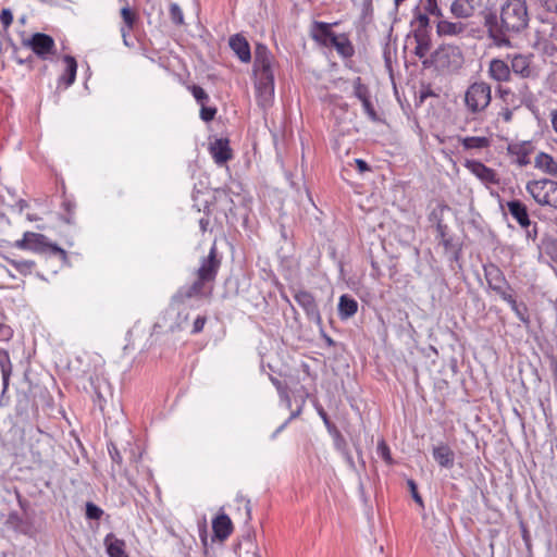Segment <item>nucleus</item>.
<instances>
[{
	"mask_svg": "<svg viewBox=\"0 0 557 557\" xmlns=\"http://www.w3.org/2000/svg\"><path fill=\"white\" fill-rule=\"evenodd\" d=\"M529 13L525 0H506L500 14L490 12L484 16L488 38L498 48L511 47L510 37L527 28Z\"/></svg>",
	"mask_w": 557,
	"mask_h": 557,
	"instance_id": "nucleus-1",
	"label": "nucleus"
},
{
	"mask_svg": "<svg viewBox=\"0 0 557 557\" xmlns=\"http://www.w3.org/2000/svg\"><path fill=\"white\" fill-rule=\"evenodd\" d=\"M274 57L263 44H257L255 49L253 75L258 103L267 108L274 97Z\"/></svg>",
	"mask_w": 557,
	"mask_h": 557,
	"instance_id": "nucleus-2",
	"label": "nucleus"
},
{
	"mask_svg": "<svg viewBox=\"0 0 557 557\" xmlns=\"http://www.w3.org/2000/svg\"><path fill=\"white\" fill-rule=\"evenodd\" d=\"M205 284L200 280H196L191 285L182 287L172 298L170 304L169 312H176L177 320L175 322V329H183L184 324L188 320V314L185 312L187 301L195 297H202L205 295ZM174 329V326H171Z\"/></svg>",
	"mask_w": 557,
	"mask_h": 557,
	"instance_id": "nucleus-3",
	"label": "nucleus"
},
{
	"mask_svg": "<svg viewBox=\"0 0 557 557\" xmlns=\"http://www.w3.org/2000/svg\"><path fill=\"white\" fill-rule=\"evenodd\" d=\"M13 246L21 250H30L35 253H48L66 259V252L57 244L51 243L47 236L40 233L25 232L23 237L16 240Z\"/></svg>",
	"mask_w": 557,
	"mask_h": 557,
	"instance_id": "nucleus-4",
	"label": "nucleus"
},
{
	"mask_svg": "<svg viewBox=\"0 0 557 557\" xmlns=\"http://www.w3.org/2000/svg\"><path fill=\"white\" fill-rule=\"evenodd\" d=\"M434 65L438 71L456 72L463 64V55L459 47L453 45H443L438 47L431 55L430 60L423 62Z\"/></svg>",
	"mask_w": 557,
	"mask_h": 557,
	"instance_id": "nucleus-5",
	"label": "nucleus"
},
{
	"mask_svg": "<svg viewBox=\"0 0 557 557\" xmlns=\"http://www.w3.org/2000/svg\"><path fill=\"white\" fill-rule=\"evenodd\" d=\"M527 191L540 206L557 209V182L548 178L528 182Z\"/></svg>",
	"mask_w": 557,
	"mask_h": 557,
	"instance_id": "nucleus-6",
	"label": "nucleus"
},
{
	"mask_svg": "<svg viewBox=\"0 0 557 557\" xmlns=\"http://www.w3.org/2000/svg\"><path fill=\"white\" fill-rule=\"evenodd\" d=\"M492 99L491 86L485 82H476L470 85L465 95V102L472 113L484 111Z\"/></svg>",
	"mask_w": 557,
	"mask_h": 557,
	"instance_id": "nucleus-7",
	"label": "nucleus"
},
{
	"mask_svg": "<svg viewBox=\"0 0 557 557\" xmlns=\"http://www.w3.org/2000/svg\"><path fill=\"white\" fill-rule=\"evenodd\" d=\"M510 70L513 74L524 79H536L540 76V69L534 63L532 53H515L508 55Z\"/></svg>",
	"mask_w": 557,
	"mask_h": 557,
	"instance_id": "nucleus-8",
	"label": "nucleus"
},
{
	"mask_svg": "<svg viewBox=\"0 0 557 557\" xmlns=\"http://www.w3.org/2000/svg\"><path fill=\"white\" fill-rule=\"evenodd\" d=\"M24 45L41 60H49L55 53V42L53 38L47 34L36 33Z\"/></svg>",
	"mask_w": 557,
	"mask_h": 557,
	"instance_id": "nucleus-9",
	"label": "nucleus"
},
{
	"mask_svg": "<svg viewBox=\"0 0 557 557\" xmlns=\"http://www.w3.org/2000/svg\"><path fill=\"white\" fill-rule=\"evenodd\" d=\"M484 276L488 287L500 298L511 292L503 271L497 265L493 263L484 265Z\"/></svg>",
	"mask_w": 557,
	"mask_h": 557,
	"instance_id": "nucleus-10",
	"label": "nucleus"
},
{
	"mask_svg": "<svg viewBox=\"0 0 557 557\" xmlns=\"http://www.w3.org/2000/svg\"><path fill=\"white\" fill-rule=\"evenodd\" d=\"M220 260L216 258L215 246H212L209 256L203 258L197 270V278L203 283L213 282L220 268Z\"/></svg>",
	"mask_w": 557,
	"mask_h": 557,
	"instance_id": "nucleus-11",
	"label": "nucleus"
},
{
	"mask_svg": "<svg viewBox=\"0 0 557 557\" xmlns=\"http://www.w3.org/2000/svg\"><path fill=\"white\" fill-rule=\"evenodd\" d=\"M507 208L511 216L519 223V225L527 230V235L530 238L536 237V225L533 226V230H529L531 226V221L529 219V213L527 206L519 200H511L507 202Z\"/></svg>",
	"mask_w": 557,
	"mask_h": 557,
	"instance_id": "nucleus-12",
	"label": "nucleus"
},
{
	"mask_svg": "<svg viewBox=\"0 0 557 557\" xmlns=\"http://www.w3.org/2000/svg\"><path fill=\"white\" fill-rule=\"evenodd\" d=\"M465 166L484 185H496L499 183L497 173L478 160H467Z\"/></svg>",
	"mask_w": 557,
	"mask_h": 557,
	"instance_id": "nucleus-13",
	"label": "nucleus"
},
{
	"mask_svg": "<svg viewBox=\"0 0 557 557\" xmlns=\"http://www.w3.org/2000/svg\"><path fill=\"white\" fill-rule=\"evenodd\" d=\"M296 302L305 310L309 320L320 324L321 314L313 295L307 290H296L294 294Z\"/></svg>",
	"mask_w": 557,
	"mask_h": 557,
	"instance_id": "nucleus-14",
	"label": "nucleus"
},
{
	"mask_svg": "<svg viewBox=\"0 0 557 557\" xmlns=\"http://www.w3.org/2000/svg\"><path fill=\"white\" fill-rule=\"evenodd\" d=\"M228 46L240 62L249 63L251 61L249 42L242 34L231 36L228 39Z\"/></svg>",
	"mask_w": 557,
	"mask_h": 557,
	"instance_id": "nucleus-15",
	"label": "nucleus"
},
{
	"mask_svg": "<svg viewBox=\"0 0 557 557\" xmlns=\"http://www.w3.org/2000/svg\"><path fill=\"white\" fill-rule=\"evenodd\" d=\"M488 75L498 83H507L511 79L510 65L500 59H493L488 65Z\"/></svg>",
	"mask_w": 557,
	"mask_h": 557,
	"instance_id": "nucleus-16",
	"label": "nucleus"
},
{
	"mask_svg": "<svg viewBox=\"0 0 557 557\" xmlns=\"http://www.w3.org/2000/svg\"><path fill=\"white\" fill-rule=\"evenodd\" d=\"M103 545L109 557H129L125 541L119 539L114 533L106 535Z\"/></svg>",
	"mask_w": 557,
	"mask_h": 557,
	"instance_id": "nucleus-17",
	"label": "nucleus"
},
{
	"mask_svg": "<svg viewBox=\"0 0 557 557\" xmlns=\"http://www.w3.org/2000/svg\"><path fill=\"white\" fill-rule=\"evenodd\" d=\"M434 460L446 469H451L455 465V453L447 444H440L432 450Z\"/></svg>",
	"mask_w": 557,
	"mask_h": 557,
	"instance_id": "nucleus-18",
	"label": "nucleus"
},
{
	"mask_svg": "<svg viewBox=\"0 0 557 557\" xmlns=\"http://www.w3.org/2000/svg\"><path fill=\"white\" fill-rule=\"evenodd\" d=\"M212 529L214 536L220 541H224L233 532L232 520L227 515L220 513L212 520Z\"/></svg>",
	"mask_w": 557,
	"mask_h": 557,
	"instance_id": "nucleus-19",
	"label": "nucleus"
},
{
	"mask_svg": "<svg viewBox=\"0 0 557 557\" xmlns=\"http://www.w3.org/2000/svg\"><path fill=\"white\" fill-rule=\"evenodd\" d=\"M466 24L462 22H450L440 20L436 25V32L440 36H459L466 32Z\"/></svg>",
	"mask_w": 557,
	"mask_h": 557,
	"instance_id": "nucleus-20",
	"label": "nucleus"
},
{
	"mask_svg": "<svg viewBox=\"0 0 557 557\" xmlns=\"http://www.w3.org/2000/svg\"><path fill=\"white\" fill-rule=\"evenodd\" d=\"M211 154L218 164H223L232 158L228 141L224 139H216L211 145Z\"/></svg>",
	"mask_w": 557,
	"mask_h": 557,
	"instance_id": "nucleus-21",
	"label": "nucleus"
},
{
	"mask_svg": "<svg viewBox=\"0 0 557 557\" xmlns=\"http://www.w3.org/2000/svg\"><path fill=\"white\" fill-rule=\"evenodd\" d=\"M0 370L2 375V394L9 388L10 377L12 375L13 366L10 359L9 351L0 348Z\"/></svg>",
	"mask_w": 557,
	"mask_h": 557,
	"instance_id": "nucleus-22",
	"label": "nucleus"
},
{
	"mask_svg": "<svg viewBox=\"0 0 557 557\" xmlns=\"http://www.w3.org/2000/svg\"><path fill=\"white\" fill-rule=\"evenodd\" d=\"M330 46L334 47L337 53L343 58H350L355 53L354 46L345 34L332 37Z\"/></svg>",
	"mask_w": 557,
	"mask_h": 557,
	"instance_id": "nucleus-23",
	"label": "nucleus"
},
{
	"mask_svg": "<svg viewBox=\"0 0 557 557\" xmlns=\"http://www.w3.org/2000/svg\"><path fill=\"white\" fill-rule=\"evenodd\" d=\"M461 146L466 150H483L491 146V138L486 136L459 137Z\"/></svg>",
	"mask_w": 557,
	"mask_h": 557,
	"instance_id": "nucleus-24",
	"label": "nucleus"
},
{
	"mask_svg": "<svg viewBox=\"0 0 557 557\" xmlns=\"http://www.w3.org/2000/svg\"><path fill=\"white\" fill-rule=\"evenodd\" d=\"M335 36L336 34L331 30L326 23H315L312 29L313 39L326 47L331 45V38Z\"/></svg>",
	"mask_w": 557,
	"mask_h": 557,
	"instance_id": "nucleus-25",
	"label": "nucleus"
},
{
	"mask_svg": "<svg viewBox=\"0 0 557 557\" xmlns=\"http://www.w3.org/2000/svg\"><path fill=\"white\" fill-rule=\"evenodd\" d=\"M358 310V302L348 295H342L338 301V315L341 319L352 317Z\"/></svg>",
	"mask_w": 557,
	"mask_h": 557,
	"instance_id": "nucleus-26",
	"label": "nucleus"
},
{
	"mask_svg": "<svg viewBox=\"0 0 557 557\" xmlns=\"http://www.w3.org/2000/svg\"><path fill=\"white\" fill-rule=\"evenodd\" d=\"M534 162H535V168L546 172L547 174H550V175L557 174V162L553 159L552 156L544 153V152H540L535 157Z\"/></svg>",
	"mask_w": 557,
	"mask_h": 557,
	"instance_id": "nucleus-27",
	"label": "nucleus"
},
{
	"mask_svg": "<svg viewBox=\"0 0 557 557\" xmlns=\"http://www.w3.org/2000/svg\"><path fill=\"white\" fill-rule=\"evenodd\" d=\"M504 301H506L511 310L516 313L518 319L523 323H529L528 309L524 305L517 304L515 297L511 292H509L505 297H502Z\"/></svg>",
	"mask_w": 557,
	"mask_h": 557,
	"instance_id": "nucleus-28",
	"label": "nucleus"
},
{
	"mask_svg": "<svg viewBox=\"0 0 557 557\" xmlns=\"http://www.w3.org/2000/svg\"><path fill=\"white\" fill-rule=\"evenodd\" d=\"M64 62L66 64L65 74L61 76V81L65 83V86H71L76 78L77 63L76 60L71 55L64 57Z\"/></svg>",
	"mask_w": 557,
	"mask_h": 557,
	"instance_id": "nucleus-29",
	"label": "nucleus"
},
{
	"mask_svg": "<svg viewBox=\"0 0 557 557\" xmlns=\"http://www.w3.org/2000/svg\"><path fill=\"white\" fill-rule=\"evenodd\" d=\"M473 11H474V8H472L471 5H469L467 3L465 4L460 0H455L450 4V12L457 18L470 17V16H472Z\"/></svg>",
	"mask_w": 557,
	"mask_h": 557,
	"instance_id": "nucleus-30",
	"label": "nucleus"
},
{
	"mask_svg": "<svg viewBox=\"0 0 557 557\" xmlns=\"http://www.w3.org/2000/svg\"><path fill=\"white\" fill-rule=\"evenodd\" d=\"M417 46L414 49V53L420 59L424 58L431 48L430 39L428 38L426 34L423 33H416L414 35Z\"/></svg>",
	"mask_w": 557,
	"mask_h": 557,
	"instance_id": "nucleus-31",
	"label": "nucleus"
},
{
	"mask_svg": "<svg viewBox=\"0 0 557 557\" xmlns=\"http://www.w3.org/2000/svg\"><path fill=\"white\" fill-rule=\"evenodd\" d=\"M8 262L15 268L16 271H18L23 275L30 274L35 262L33 260H15V259H8Z\"/></svg>",
	"mask_w": 557,
	"mask_h": 557,
	"instance_id": "nucleus-32",
	"label": "nucleus"
},
{
	"mask_svg": "<svg viewBox=\"0 0 557 557\" xmlns=\"http://www.w3.org/2000/svg\"><path fill=\"white\" fill-rule=\"evenodd\" d=\"M120 13L123 20V24H125L128 29H133L137 16L136 13L131 9V5L122 7Z\"/></svg>",
	"mask_w": 557,
	"mask_h": 557,
	"instance_id": "nucleus-33",
	"label": "nucleus"
},
{
	"mask_svg": "<svg viewBox=\"0 0 557 557\" xmlns=\"http://www.w3.org/2000/svg\"><path fill=\"white\" fill-rule=\"evenodd\" d=\"M354 95L356 98H358L360 101L366 100L370 98V91L369 88L362 83L360 77H357L354 81Z\"/></svg>",
	"mask_w": 557,
	"mask_h": 557,
	"instance_id": "nucleus-34",
	"label": "nucleus"
},
{
	"mask_svg": "<svg viewBox=\"0 0 557 557\" xmlns=\"http://www.w3.org/2000/svg\"><path fill=\"white\" fill-rule=\"evenodd\" d=\"M170 16L174 24L182 25L184 23L183 11L176 3L170 4Z\"/></svg>",
	"mask_w": 557,
	"mask_h": 557,
	"instance_id": "nucleus-35",
	"label": "nucleus"
},
{
	"mask_svg": "<svg viewBox=\"0 0 557 557\" xmlns=\"http://www.w3.org/2000/svg\"><path fill=\"white\" fill-rule=\"evenodd\" d=\"M377 455L387 463H392L391 450L384 441H380L376 447Z\"/></svg>",
	"mask_w": 557,
	"mask_h": 557,
	"instance_id": "nucleus-36",
	"label": "nucleus"
},
{
	"mask_svg": "<svg viewBox=\"0 0 557 557\" xmlns=\"http://www.w3.org/2000/svg\"><path fill=\"white\" fill-rule=\"evenodd\" d=\"M270 380L271 382L273 383V385L276 387L277 392H278V395L281 396L282 399L286 400V403L288 404V406L290 405V398L288 396V393H287V388L286 386H284L282 384V382L273 376H270Z\"/></svg>",
	"mask_w": 557,
	"mask_h": 557,
	"instance_id": "nucleus-37",
	"label": "nucleus"
},
{
	"mask_svg": "<svg viewBox=\"0 0 557 557\" xmlns=\"http://www.w3.org/2000/svg\"><path fill=\"white\" fill-rule=\"evenodd\" d=\"M424 10L434 15V16H443V13H442V10L438 8L437 5V1L436 0H424Z\"/></svg>",
	"mask_w": 557,
	"mask_h": 557,
	"instance_id": "nucleus-38",
	"label": "nucleus"
},
{
	"mask_svg": "<svg viewBox=\"0 0 557 557\" xmlns=\"http://www.w3.org/2000/svg\"><path fill=\"white\" fill-rule=\"evenodd\" d=\"M102 513H103V511L101 508H99L98 506H96L92 503H87V505H86L87 518L98 520L101 518Z\"/></svg>",
	"mask_w": 557,
	"mask_h": 557,
	"instance_id": "nucleus-39",
	"label": "nucleus"
},
{
	"mask_svg": "<svg viewBox=\"0 0 557 557\" xmlns=\"http://www.w3.org/2000/svg\"><path fill=\"white\" fill-rule=\"evenodd\" d=\"M191 94H193L194 98L197 100V102L200 104H203L209 99L208 94L200 86L194 85L191 87Z\"/></svg>",
	"mask_w": 557,
	"mask_h": 557,
	"instance_id": "nucleus-40",
	"label": "nucleus"
},
{
	"mask_svg": "<svg viewBox=\"0 0 557 557\" xmlns=\"http://www.w3.org/2000/svg\"><path fill=\"white\" fill-rule=\"evenodd\" d=\"M361 103H362L364 113L368 115V117L371 121L376 122L377 121V114H376V112L374 110V107H373L370 98H368L366 100H362Z\"/></svg>",
	"mask_w": 557,
	"mask_h": 557,
	"instance_id": "nucleus-41",
	"label": "nucleus"
},
{
	"mask_svg": "<svg viewBox=\"0 0 557 557\" xmlns=\"http://www.w3.org/2000/svg\"><path fill=\"white\" fill-rule=\"evenodd\" d=\"M215 113H216V109L215 108L205 107V103L201 104L200 117L205 122L212 121L214 119V116H215Z\"/></svg>",
	"mask_w": 557,
	"mask_h": 557,
	"instance_id": "nucleus-42",
	"label": "nucleus"
},
{
	"mask_svg": "<svg viewBox=\"0 0 557 557\" xmlns=\"http://www.w3.org/2000/svg\"><path fill=\"white\" fill-rule=\"evenodd\" d=\"M0 21L3 25V27L7 29L13 22V14L11 10L3 9L0 13Z\"/></svg>",
	"mask_w": 557,
	"mask_h": 557,
	"instance_id": "nucleus-43",
	"label": "nucleus"
},
{
	"mask_svg": "<svg viewBox=\"0 0 557 557\" xmlns=\"http://www.w3.org/2000/svg\"><path fill=\"white\" fill-rule=\"evenodd\" d=\"M108 451H109V455L114 463H116V465L122 463V456L115 445L110 444L108 446Z\"/></svg>",
	"mask_w": 557,
	"mask_h": 557,
	"instance_id": "nucleus-44",
	"label": "nucleus"
},
{
	"mask_svg": "<svg viewBox=\"0 0 557 557\" xmlns=\"http://www.w3.org/2000/svg\"><path fill=\"white\" fill-rule=\"evenodd\" d=\"M408 485L410 487V492H411V495H412V498L414 499V502L417 504H419L421 507H423V500H422V497L420 496V494L418 493L417 484L414 483V481L409 480Z\"/></svg>",
	"mask_w": 557,
	"mask_h": 557,
	"instance_id": "nucleus-45",
	"label": "nucleus"
},
{
	"mask_svg": "<svg viewBox=\"0 0 557 557\" xmlns=\"http://www.w3.org/2000/svg\"><path fill=\"white\" fill-rule=\"evenodd\" d=\"M429 22H430V20H429V17H428V15H425V14H419V15L417 16V23H418V25H419V29L417 30V33H420V32H421V33L425 34V29H426V27H428V25H429Z\"/></svg>",
	"mask_w": 557,
	"mask_h": 557,
	"instance_id": "nucleus-46",
	"label": "nucleus"
},
{
	"mask_svg": "<svg viewBox=\"0 0 557 557\" xmlns=\"http://www.w3.org/2000/svg\"><path fill=\"white\" fill-rule=\"evenodd\" d=\"M13 335V331L8 325H0V341H9Z\"/></svg>",
	"mask_w": 557,
	"mask_h": 557,
	"instance_id": "nucleus-47",
	"label": "nucleus"
},
{
	"mask_svg": "<svg viewBox=\"0 0 557 557\" xmlns=\"http://www.w3.org/2000/svg\"><path fill=\"white\" fill-rule=\"evenodd\" d=\"M206 324V318L205 317H198L193 324V333L197 334L202 331L203 326Z\"/></svg>",
	"mask_w": 557,
	"mask_h": 557,
	"instance_id": "nucleus-48",
	"label": "nucleus"
},
{
	"mask_svg": "<svg viewBox=\"0 0 557 557\" xmlns=\"http://www.w3.org/2000/svg\"><path fill=\"white\" fill-rule=\"evenodd\" d=\"M517 163L520 165V166H525L530 163V160H529V157L525 152H522L518 156L517 158Z\"/></svg>",
	"mask_w": 557,
	"mask_h": 557,
	"instance_id": "nucleus-49",
	"label": "nucleus"
},
{
	"mask_svg": "<svg viewBox=\"0 0 557 557\" xmlns=\"http://www.w3.org/2000/svg\"><path fill=\"white\" fill-rule=\"evenodd\" d=\"M549 119H550L552 127H553L554 132L557 134V109L550 111Z\"/></svg>",
	"mask_w": 557,
	"mask_h": 557,
	"instance_id": "nucleus-50",
	"label": "nucleus"
},
{
	"mask_svg": "<svg viewBox=\"0 0 557 557\" xmlns=\"http://www.w3.org/2000/svg\"><path fill=\"white\" fill-rule=\"evenodd\" d=\"M356 164L360 172L369 170L367 162L361 159H356Z\"/></svg>",
	"mask_w": 557,
	"mask_h": 557,
	"instance_id": "nucleus-51",
	"label": "nucleus"
},
{
	"mask_svg": "<svg viewBox=\"0 0 557 557\" xmlns=\"http://www.w3.org/2000/svg\"><path fill=\"white\" fill-rule=\"evenodd\" d=\"M465 2L474 9L481 7L482 4V0H465Z\"/></svg>",
	"mask_w": 557,
	"mask_h": 557,
	"instance_id": "nucleus-52",
	"label": "nucleus"
},
{
	"mask_svg": "<svg viewBox=\"0 0 557 557\" xmlns=\"http://www.w3.org/2000/svg\"><path fill=\"white\" fill-rule=\"evenodd\" d=\"M132 29H128L125 24H123V26L121 27L120 32H121V36H122V39H125L126 37L129 36V32Z\"/></svg>",
	"mask_w": 557,
	"mask_h": 557,
	"instance_id": "nucleus-53",
	"label": "nucleus"
},
{
	"mask_svg": "<svg viewBox=\"0 0 557 557\" xmlns=\"http://www.w3.org/2000/svg\"><path fill=\"white\" fill-rule=\"evenodd\" d=\"M319 413H320L321 418L323 419L325 425L330 426V421H329L327 414L323 410H320Z\"/></svg>",
	"mask_w": 557,
	"mask_h": 557,
	"instance_id": "nucleus-54",
	"label": "nucleus"
},
{
	"mask_svg": "<svg viewBox=\"0 0 557 557\" xmlns=\"http://www.w3.org/2000/svg\"><path fill=\"white\" fill-rule=\"evenodd\" d=\"M503 116H504V120L506 122H509L511 120V116H512V113L509 111V110H506L504 113H503Z\"/></svg>",
	"mask_w": 557,
	"mask_h": 557,
	"instance_id": "nucleus-55",
	"label": "nucleus"
},
{
	"mask_svg": "<svg viewBox=\"0 0 557 557\" xmlns=\"http://www.w3.org/2000/svg\"><path fill=\"white\" fill-rule=\"evenodd\" d=\"M17 206H18L20 212H22L25 208H27V207H28L27 202H26V201H24V200H20V201L17 202Z\"/></svg>",
	"mask_w": 557,
	"mask_h": 557,
	"instance_id": "nucleus-56",
	"label": "nucleus"
},
{
	"mask_svg": "<svg viewBox=\"0 0 557 557\" xmlns=\"http://www.w3.org/2000/svg\"><path fill=\"white\" fill-rule=\"evenodd\" d=\"M300 411H301V409L299 408L298 410L292 412V414L287 421L289 422L290 420L297 418L300 414Z\"/></svg>",
	"mask_w": 557,
	"mask_h": 557,
	"instance_id": "nucleus-57",
	"label": "nucleus"
},
{
	"mask_svg": "<svg viewBox=\"0 0 557 557\" xmlns=\"http://www.w3.org/2000/svg\"><path fill=\"white\" fill-rule=\"evenodd\" d=\"M288 421H286L285 423H283L276 431L275 433L273 434L272 437H275L281 431H283L285 429V426L287 425Z\"/></svg>",
	"mask_w": 557,
	"mask_h": 557,
	"instance_id": "nucleus-58",
	"label": "nucleus"
},
{
	"mask_svg": "<svg viewBox=\"0 0 557 557\" xmlns=\"http://www.w3.org/2000/svg\"><path fill=\"white\" fill-rule=\"evenodd\" d=\"M26 218L30 222L37 221L39 219L36 214H30V213H27Z\"/></svg>",
	"mask_w": 557,
	"mask_h": 557,
	"instance_id": "nucleus-59",
	"label": "nucleus"
},
{
	"mask_svg": "<svg viewBox=\"0 0 557 557\" xmlns=\"http://www.w3.org/2000/svg\"><path fill=\"white\" fill-rule=\"evenodd\" d=\"M120 3H122V7L129 5L128 0H117Z\"/></svg>",
	"mask_w": 557,
	"mask_h": 557,
	"instance_id": "nucleus-60",
	"label": "nucleus"
},
{
	"mask_svg": "<svg viewBox=\"0 0 557 557\" xmlns=\"http://www.w3.org/2000/svg\"><path fill=\"white\" fill-rule=\"evenodd\" d=\"M123 44H124L126 47H131V44L128 42V37H126L125 39H123Z\"/></svg>",
	"mask_w": 557,
	"mask_h": 557,
	"instance_id": "nucleus-61",
	"label": "nucleus"
},
{
	"mask_svg": "<svg viewBox=\"0 0 557 557\" xmlns=\"http://www.w3.org/2000/svg\"><path fill=\"white\" fill-rule=\"evenodd\" d=\"M554 12H555V13H556V15H557V1H556V4H555Z\"/></svg>",
	"mask_w": 557,
	"mask_h": 557,
	"instance_id": "nucleus-62",
	"label": "nucleus"
},
{
	"mask_svg": "<svg viewBox=\"0 0 557 557\" xmlns=\"http://www.w3.org/2000/svg\"><path fill=\"white\" fill-rule=\"evenodd\" d=\"M255 557H260L258 554H255Z\"/></svg>",
	"mask_w": 557,
	"mask_h": 557,
	"instance_id": "nucleus-63",
	"label": "nucleus"
}]
</instances>
